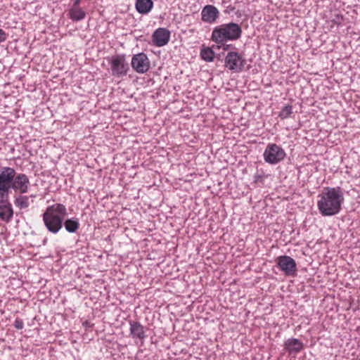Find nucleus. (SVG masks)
<instances>
[{
	"mask_svg": "<svg viewBox=\"0 0 360 360\" xmlns=\"http://www.w3.org/2000/svg\"><path fill=\"white\" fill-rule=\"evenodd\" d=\"M319 197L317 206L323 216H333L340 212L345 201L344 193L340 187H325Z\"/></svg>",
	"mask_w": 360,
	"mask_h": 360,
	"instance_id": "obj_1",
	"label": "nucleus"
},
{
	"mask_svg": "<svg viewBox=\"0 0 360 360\" xmlns=\"http://www.w3.org/2000/svg\"><path fill=\"white\" fill-rule=\"evenodd\" d=\"M67 214V208L61 203L48 206L42 215L44 226L50 233H58L63 228Z\"/></svg>",
	"mask_w": 360,
	"mask_h": 360,
	"instance_id": "obj_2",
	"label": "nucleus"
},
{
	"mask_svg": "<svg viewBox=\"0 0 360 360\" xmlns=\"http://www.w3.org/2000/svg\"><path fill=\"white\" fill-rule=\"evenodd\" d=\"M242 32V28L238 23L232 22L225 23L213 29L211 40L218 45H225L227 41L239 39Z\"/></svg>",
	"mask_w": 360,
	"mask_h": 360,
	"instance_id": "obj_3",
	"label": "nucleus"
},
{
	"mask_svg": "<svg viewBox=\"0 0 360 360\" xmlns=\"http://www.w3.org/2000/svg\"><path fill=\"white\" fill-rule=\"evenodd\" d=\"M15 170L10 167H2L0 171V202L7 199L10 190L12 189Z\"/></svg>",
	"mask_w": 360,
	"mask_h": 360,
	"instance_id": "obj_4",
	"label": "nucleus"
},
{
	"mask_svg": "<svg viewBox=\"0 0 360 360\" xmlns=\"http://www.w3.org/2000/svg\"><path fill=\"white\" fill-rule=\"evenodd\" d=\"M246 60L236 51H229L224 59V66L233 72H240L244 69Z\"/></svg>",
	"mask_w": 360,
	"mask_h": 360,
	"instance_id": "obj_5",
	"label": "nucleus"
},
{
	"mask_svg": "<svg viewBox=\"0 0 360 360\" xmlns=\"http://www.w3.org/2000/svg\"><path fill=\"white\" fill-rule=\"evenodd\" d=\"M112 75L116 77H122L127 75L129 66L126 61L124 54L116 55L111 58L110 61Z\"/></svg>",
	"mask_w": 360,
	"mask_h": 360,
	"instance_id": "obj_6",
	"label": "nucleus"
},
{
	"mask_svg": "<svg viewBox=\"0 0 360 360\" xmlns=\"http://www.w3.org/2000/svg\"><path fill=\"white\" fill-rule=\"evenodd\" d=\"M285 153L284 150L275 143L267 145L264 152V160L270 164H276L284 159Z\"/></svg>",
	"mask_w": 360,
	"mask_h": 360,
	"instance_id": "obj_7",
	"label": "nucleus"
},
{
	"mask_svg": "<svg viewBox=\"0 0 360 360\" xmlns=\"http://www.w3.org/2000/svg\"><path fill=\"white\" fill-rule=\"evenodd\" d=\"M277 266L287 276H294L297 271L296 262L290 256H279L277 258Z\"/></svg>",
	"mask_w": 360,
	"mask_h": 360,
	"instance_id": "obj_8",
	"label": "nucleus"
},
{
	"mask_svg": "<svg viewBox=\"0 0 360 360\" xmlns=\"http://www.w3.org/2000/svg\"><path fill=\"white\" fill-rule=\"evenodd\" d=\"M131 64L132 68L139 74L146 72L150 67V60L147 55L144 53H139L134 55L132 57Z\"/></svg>",
	"mask_w": 360,
	"mask_h": 360,
	"instance_id": "obj_9",
	"label": "nucleus"
},
{
	"mask_svg": "<svg viewBox=\"0 0 360 360\" xmlns=\"http://www.w3.org/2000/svg\"><path fill=\"white\" fill-rule=\"evenodd\" d=\"M15 179L13 183L12 189L20 194L26 193L28 191L30 182L27 176L20 173L14 175Z\"/></svg>",
	"mask_w": 360,
	"mask_h": 360,
	"instance_id": "obj_10",
	"label": "nucleus"
},
{
	"mask_svg": "<svg viewBox=\"0 0 360 360\" xmlns=\"http://www.w3.org/2000/svg\"><path fill=\"white\" fill-rule=\"evenodd\" d=\"M170 39V32L166 28L157 29L152 35L153 44L157 46H163L166 45Z\"/></svg>",
	"mask_w": 360,
	"mask_h": 360,
	"instance_id": "obj_11",
	"label": "nucleus"
},
{
	"mask_svg": "<svg viewBox=\"0 0 360 360\" xmlns=\"http://www.w3.org/2000/svg\"><path fill=\"white\" fill-rule=\"evenodd\" d=\"M219 12L213 5H206L201 11V19L207 23H214L219 18Z\"/></svg>",
	"mask_w": 360,
	"mask_h": 360,
	"instance_id": "obj_12",
	"label": "nucleus"
},
{
	"mask_svg": "<svg viewBox=\"0 0 360 360\" xmlns=\"http://www.w3.org/2000/svg\"><path fill=\"white\" fill-rule=\"evenodd\" d=\"M303 348L302 342L296 338H290L285 341L284 349L290 354H296Z\"/></svg>",
	"mask_w": 360,
	"mask_h": 360,
	"instance_id": "obj_13",
	"label": "nucleus"
},
{
	"mask_svg": "<svg viewBox=\"0 0 360 360\" xmlns=\"http://www.w3.org/2000/svg\"><path fill=\"white\" fill-rule=\"evenodd\" d=\"M13 215V210L11 204L5 199L3 202H0V218L1 220L8 222Z\"/></svg>",
	"mask_w": 360,
	"mask_h": 360,
	"instance_id": "obj_14",
	"label": "nucleus"
},
{
	"mask_svg": "<svg viewBox=\"0 0 360 360\" xmlns=\"http://www.w3.org/2000/svg\"><path fill=\"white\" fill-rule=\"evenodd\" d=\"M130 325V335L132 338H136L141 340L146 338L144 327L137 321H129Z\"/></svg>",
	"mask_w": 360,
	"mask_h": 360,
	"instance_id": "obj_15",
	"label": "nucleus"
},
{
	"mask_svg": "<svg viewBox=\"0 0 360 360\" xmlns=\"http://www.w3.org/2000/svg\"><path fill=\"white\" fill-rule=\"evenodd\" d=\"M136 11L141 14H146L150 11L153 6L152 0H136Z\"/></svg>",
	"mask_w": 360,
	"mask_h": 360,
	"instance_id": "obj_16",
	"label": "nucleus"
},
{
	"mask_svg": "<svg viewBox=\"0 0 360 360\" xmlns=\"http://www.w3.org/2000/svg\"><path fill=\"white\" fill-rule=\"evenodd\" d=\"M63 225L66 231L70 233H75L79 229V219L75 217L64 220Z\"/></svg>",
	"mask_w": 360,
	"mask_h": 360,
	"instance_id": "obj_17",
	"label": "nucleus"
},
{
	"mask_svg": "<svg viewBox=\"0 0 360 360\" xmlns=\"http://www.w3.org/2000/svg\"><path fill=\"white\" fill-rule=\"evenodd\" d=\"M69 17L73 21H80L86 16V13L79 6H72L69 10Z\"/></svg>",
	"mask_w": 360,
	"mask_h": 360,
	"instance_id": "obj_18",
	"label": "nucleus"
},
{
	"mask_svg": "<svg viewBox=\"0 0 360 360\" xmlns=\"http://www.w3.org/2000/svg\"><path fill=\"white\" fill-rule=\"evenodd\" d=\"M14 205L20 210L26 209L29 207V197L18 194L15 196Z\"/></svg>",
	"mask_w": 360,
	"mask_h": 360,
	"instance_id": "obj_19",
	"label": "nucleus"
},
{
	"mask_svg": "<svg viewBox=\"0 0 360 360\" xmlns=\"http://www.w3.org/2000/svg\"><path fill=\"white\" fill-rule=\"evenodd\" d=\"M214 56V52L210 47L202 48L200 51V57L206 62L213 61Z\"/></svg>",
	"mask_w": 360,
	"mask_h": 360,
	"instance_id": "obj_20",
	"label": "nucleus"
},
{
	"mask_svg": "<svg viewBox=\"0 0 360 360\" xmlns=\"http://www.w3.org/2000/svg\"><path fill=\"white\" fill-rule=\"evenodd\" d=\"M292 113V106L290 105H285L278 114V117L281 120L286 119L290 117V115Z\"/></svg>",
	"mask_w": 360,
	"mask_h": 360,
	"instance_id": "obj_21",
	"label": "nucleus"
},
{
	"mask_svg": "<svg viewBox=\"0 0 360 360\" xmlns=\"http://www.w3.org/2000/svg\"><path fill=\"white\" fill-rule=\"evenodd\" d=\"M13 326L17 330H21L24 327V323L22 319L16 318L14 321Z\"/></svg>",
	"mask_w": 360,
	"mask_h": 360,
	"instance_id": "obj_22",
	"label": "nucleus"
},
{
	"mask_svg": "<svg viewBox=\"0 0 360 360\" xmlns=\"http://www.w3.org/2000/svg\"><path fill=\"white\" fill-rule=\"evenodd\" d=\"M342 20L343 17L342 15L336 14L335 15V18L331 20V22H333L334 24L339 25L342 24Z\"/></svg>",
	"mask_w": 360,
	"mask_h": 360,
	"instance_id": "obj_23",
	"label": "nucleus"
},
{
	"mask_svg": "<svg viewBox=\"0 0 360 360\" xmlns=\"http://www.w3.org/2000/svg\"><path fill=\"white\" fill-rule=\"evenodd\" d=\"M6 39V32L0 29V43L4 41Z\"/></svg>",
	"mask_w": 360,
	"mask_h": 360,
	"instance_id": "obj_24",
	"label": "nucleus"
},
{
	"mask_svg": "<svg viewBox=\"0 0 360 360\" xmlns=\"http://www.w3.org/2000/svg\"><path fill=\"white\" fill-rule=\"evenodd\" d=\"M262 181H263L262 176H261L259 174L255 175V176H254V182L255 183L262 182Z\"/></svg>",
	"mask_w": 360,
	"mask_h": 360,
	"instance_id": "obj_25",
	"label": "nucleus"
},
{
	"mask_svg": "<svg viewBox=\"0 0 360 360\" xmlns=\"http://www.w3.org/2000/svg\"><path fill=\"white\" fill-rule=\"evenodd\" d=\"M219 46H224L223 49L224 51L229 50L230 49L234 48L232 44H226L225 45H219Z\"/></svg>",
	"mask_w": 360,
	"mask_h": 360,
	"instance_id": "obj_26",
	"label": "nucleus"
},
{
	"mask_svg": "<svg viewBox=\"0 0 360 360\" xmlns=\"http://www.w3.org/2000/svg\"><path fill=\"white\" fill-rule=\"evenodd\" d=\"M81 0H74V5L73 6H79V4L80 3Z\"/></svg>",
	"mask_w": 360,
	"mask_h": 360,
	"instance_id": "obj_27",
	"label": "nucleus"
},
{
	"mask_svg": "<svg viewBox=\"0 0 360 360\" xmlns=\"http://www.w3.org/2000/svg\"><path fill=\"white\" fill-rule=\"evenodd\" d=\"M234 9H235V8H234V7H232L231 10V11H233Z\"/></svg>",
	"mask_w": 360,
	"mask_h": 360,
	"instance_id": "obj_28",
	"label": "nucleus"
}]
</instances>
